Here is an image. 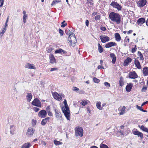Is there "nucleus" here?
Masks as SVG:
<instances>
[{
  "instance_id": "b1692460",
  "label": "nucleus",
  "mask_w": 148,
  "mask_h": 148,
  "mask_svg": "<svg viewBox=\"0 0 148 148\" xmlns=\"http://www.w3.org/2000/svg\"><path fill=\"white\" fill-rule=\"evenodd\" d=\"M31 146L29 143H27L23 145L21 148H29Z\"/></svg>"
},
{
  "instance_id": "a878e982",
  "label": "nucleus",
  "mask_w": 148,
  "mask_h": 148,
  "mask_svg": "<svg viewBox=\"0 0 148 148\" xmlns=\"http://www.w3.org/2000/svg\"><path fill=\"white\" fill-rule=\"evenodd\" d=\"M138 127L143 131L148 133V129L144 127L143 125H142L140 126V125H139Z\"/></svg>"
},
{
  "instance_id": "9d476101",
  "label": "nucleus",
  "mask_w": 148,
  "mask_h": 148,
  "mask_svg": "<svg viewBox=\"0 0 148 148\" xmlns=\"http://www.w3.org/2000/svg\"><path fill=\"white\" fill-rule=\"evenodd\" d=\"M54 110L55 112L57 120H60L62 118V116L61 114V113L59 112L55 108L54 109Z\"/></svg>"
},
{
  "instance_id": "72a5a7b5",
  "label": "nucleus",
  "mask_w": 148,
  "mask_h": 148,
  "mask_svg": "<svg viewBox=\"0 0 148 148\" xmlns=\"http://www.w3.org/2000/svg\"><path fill=\"white\" fill-rule=\"evenodd\" d=\"M54 143L56 145H59L62 144V143L60 142V141H58L56 140L54 141Z\"/></svg>"
},
{
  "instance_id": "5fc2aeb1",
  "label": "nucleus",
  "mask_w": 148,
  "mask_h": 148,
  "mask_svg": "<svg viewBox=\"0 0 148 148\" xmlns=\"http://www.w3.org/2000/svg\"><path fill=\"white\" fill-rule=\"evenodd\" d=\"M129 63L125 60L124 62V65L125 66H127Z\"/></svg>"
},
{
  "instance_id": "1a4fd4ad",
  "label": "nucleus",
  "mask_w": 148,
  "mask_h": 148,
  "mask_svg": "<svg viewBox=\"0 0 148 148\" xmlns=\"http://www.w3.org/2000/svg\"><path fill=\"white\" fill-rule=\"evenodd\" d=\"M38 115L40 118H44L46 116L47 112L45 110H42L39 112Z\"/></svg>"
},
{
  "instance_id": "ddd939ff",
  "label": "nucleus",
  "mask_w": 148,
  "mask_h": 148,
  "mask_svg": "<svg viewBox=\"0 0 148 148\" xmlns=\"http://www.w3.org/2000/svg\"><path fill=\"white\" fill-rule=\"evenodd\" d=\"M134 64L137 69H141V66L140 62L136 58L135 59Z\"/></svg>"
},
{
  "instance_id": "de8ad7c7",
  "label": "nucleus",
  "mask_w": 148,
  "mask_h": 148,
  "mask_svg": "<svg viewBox=\"0 0 148 148\" xmlns=\"http://www.w3.org/2000/svg\"><path fill=\"white\" fill-rule=\"evenodd\" d=\"M129 63L131 62H132V59L129 57L127 58V59L125 60Z\"/></svg>"
},
{
  "instance_id": "69168bd1",
  "label": "nucleus",
  "mask_w": 148,
  "mask_h": 148,
  "mask_svg": "<svg viewBox=\"0 0 148 148\" xmlns=\"http://www.w3.org/2000/svg\"><path fill=\"white\" fill-rule=\"evenodd\" d=\"M147 89V88L146 87H144L143 88H142V90L143 91H145Z\"/></svg>"
},
{
  "instance_id": "393cba45",
  "label": "nucleus",
  "mask_w": 148,
  "mask_h": 148,
  "mask_svg": "<svg viewBox=\"0 0 148 148\" xmlns=\"http://www.w3.org/2000/svg\"><path fill=\"white\" fill-rule=\"evenodd\" d=\"M32 96L31 93H29L27 94L26 96L27 99V101L29 102L32 99Z\"/></svg>"
},
{
  "instance_id": "7c9ffc66",
  "label": "nucleus",
  "mask_w": 148,
  "mask_h": 148,
  "mask_svg": "<svg viewBox=\"0 0 148 148\" xmlns=\"http://www.w3.org/2000/svg\"><path fill=\"white\" fill-rule=\"evenodd\" d=\"M123 78L121 77L120 78V80L119 81L120 86H122L124 85V83L123 81Z\"/></svg>"
},
{
  "instance_id": "8fccbe9b",
  "label": "nucleus",
  "mask_w": 148,
  "mask_h": 148,
  "mask_svg": "<svg viewBox=\"0 0 148 148\" xmlns=\"http://www.w3.org/2000/svg\"><path fill=\"white\" fill-rule=\"evenodd\" d=\"M4 0H0V7H2L4 3Z\"/></svg>"
},
{
  "instance_id": "774afa93",
  "label": "nucleus",
  "mask_w": 148,
  "mask_h": 148,
  "mask_svg": "<svg viewBox=\"0 0 148 148\" xmlns=\"http://www.w3.org/2000/svg\"><path fill=\"white\" fill-rule=\"evenodd\" d=\"M74 90L77 91L79 90V89L77 87H75L74 88Z\"/></svg>"
},
{
  "instance_id": "5701e85b",
  "label": "nucleus",
  "mask_w": 148,
  "mask_h": 148,
  "mask_svg": "<svg viewBox=\"0 0 148 148\" xmlns=\"http://www.w3.org/2000/svg\"><path fill=\"white\" fill-rule=\"evenodd\" d=\"M56 59L54 56L53 55H51L50 57V62L52 64H53L56 63Z\"/></svg>"
},
{
  "instance_id": "bf43d9fd",
  "label": "nucleus",
  "mask_w": 148,
  "mask_h": 148,
  "mask_svg": "<svg viewBox=\"0 0 148 148\" xmlns=\"http://www.w3.org/2000/svg\"><path fill=\"white\" fill-rule=\"evenodd\" d=\"M142 106H138V105H137L136 106V108H137L140 110H141V109H142Z\"/></svg>"
},
{
  "instance_id": "49530a36",
  "label": "nucleus",
  "mask_w": 148,
  "mask_h": 148,
  "mask_svg": "<svg viewBox=\"0 0 148 148\" xmlns=\"http://www.w3.org/2000/svg\"><path fill=\"white\" fill-rule=\"evenodd\" d=\"M71 32L70 30L66 29L65 31V32L66 34L67 35H69L71 34Z\"/></svg>"
},
{
  "instance_id": "e2e57ef3",
  "label": "nucleus",
  "mask_w": 148,
  "mask_h": 148,
  "mask_svg": "<svg viewBox=\"0 0 148 148\" xmlns=\"http://www.w3.org/2000/svg\"><path fill=\"white\" fill-rule=\"evenodd\" d=\"M46 110H47L48 111H50V107L49 106H47L46 108Z\"/></svg>"
},
{
  "instance_id": "864d4df0",
  "label": "nucleus",
  "mask_w": 148,
  "mask_h": 148,
  "mask_svg": "<svg viewBox=\"0 0 148 148\" xmlns=\"http://www.w3.org/2000/svg\"><path fill=\"white\" fill-rule=\"evenodd\" d=\"M139 132L138 131H135L133 132V133L135 135H137Z\"/></svg>"
},
{
  "instance_id": "c03bdc74",
  "label": "nucleus",
  "mask_w": 148,
  "mask_h": 148,
  "mask_svg": "<svg viewBox=\"0 0 148 148\" xmlns=\"http://www.w3.org/2000/svg\"><path fill=\"white\" fill-rule=\"evenodd\" d=\"M65 22V21H63V22H62L61 23L62 25L61 26V27H64L66 25H67V23H66L65 24H64V23Z\"/></svg>"
},
{
  "instance_id": "a18cd8bd",
  "label": "nucleus",
  "mask_w": 148,
  "mask_h": 148,
  "mask_svg": "<svg viewBox=\"0 0 148 148\" xmlns=\"http://www.w3.org/2000/svg\"><path fill=\"white\" fill-rule=\"evenodd\" d=\"M95 20L97 21L99 20L100 19V15H97L95 17Z\"/></svg>"
},
{
  "instance_id": "f704fd0d",
  "label": "nucleus",
  "mask_w": 148,
  "mask_h": 148,
  "mask_svg": "<svg viewBox=\"0 0 148 148\" xmlns=\"http://www.w3.org/2000/svg\"><path fill=\"white\" fill-rule=\"evenodd\" d=\"M64 106H65V108H66V109H68L69 108L68 106V105L66 100V99H64Z\"/></svg>"
},
{
  "instance_id": "412c9836",
  "label": "nucleus",
  "mask_w": 148,
  "mask_h": 148,
  "mask_svg": "<svg viewBox=\"0 0 148 148\" xmlns=\"http://www.w3.org/2000/svg\"><path fill=\"white\" fill-rule=\"evenodd\" d=\"M143 72L144 76L148 75V67H144L143 69Z\"/></svg>"
},
{
  "instance_id": "052dcab7",
  "label": "nucleus",
  "mask_w": 148,
  "mask_h": 148,
  "mask_svg": "<svg viewBox=\"0 0 148 148\" xmlns=\"http://www.w3.org/2000/svg\"><path fill=\"white\" fill-rule=\"evenodd\" d=\"M48 114L50 116H53L52 113L50 111H48Z\"/></svg>"
},
{
  "instance_id": "e433bc0d",
  "label": "nucleus",
  "mask_w": 148,
  "mask_h": 148,
  "mask_svg": "<svg viewBox=\"0 0 148 148\" xmlns=\"http://www.w3.org/2000/svg\"><path fill=\"white\" fill-rule=\"evenodd\" d=\"M37 122L36 120L32 119V126L34 127L35 126L36 123Z\"/></svg>"
},
{
  "instance_id": "423d86ee",
  "label": "nucleus",
  "mask_w": 148,
  "mask_h": 148,
  "mask_svg": "<svg viewBox=\"0 0 148 148\" xmlns=\"http://www.w3.org/2000/svg\"><path fill=\"white\" fill-rule=\"evenodd\" d=\"M62 111L63 113H64V115L65 117L67 118L68 120H70V111L69 109V108L68 109H66V108H64V110H63V109H62Z\"/></svg>"
},
{
  "instance_id": "4468645a",
  "label": "nucleus",
  "mask_w": 148,
  "mask_h": 148,
  "mask_svg": "<svg viewBox=\"0 0 148 148\" xmlns=\"http://www.w3.org/2000/svg\"><path fill=\"white\" fill-rule=\"evenodd\" d=\"M53 96L54 98L60 101L62 99V97L59 95L56 92H54Z\"/></svg>"
},
{
  "instance_id": "0e129e2a",
  "label": "nucleus",
  "mask_w": 148,
  "mask_h": 148,
  "mask_svg": "<svg viewBox=\"0 0 148 148\" xmlns=\"http://www.w3.org/2000/svg\"><path fill=\"white\" fill-rule=\"evenodd\" d=\"M89 23V21L88 20H86V21L85 23H86V25L87 26H88V25Z\"/></svg>"
},
{
  "instance_id": "338daca9",
  "label": "nucleus",
  "mask_w": 148,
  "mask_h": 148,
  "mask_svg": "<svg viewBox=\"0 0 148 148\" xmlns=\"http://www.w3.org/2000/svg\"><path fill=\"white\" fill-rule=\"evenodd\" d=\"M148 102V101H146V102H143L141 105L142 106H143L145 105V104H147V103Z\"/></svg>"
},
{
  "instance_id": "f8f14e48",
  "label": "nucleus",
  "mask_w": 148,
  "mask_h": 148,
  "mask_svg": "<svg viewBox=\"0 0 148 148\" xmlns=\"http://www.w3.org/2000/svg\"><path fill=\"white\" fill-rule=\"evenodd\" d=\"M51 118L49 117H48L42 120L41 121V124L43 125H45L47 122H49V120Z\"/></svg>"
},
{
  "instance_id": "0eeeda50",
  "label": "nucleus",
  "mask_w": 148,
  "mask_h": 148,
  "mask_svg": "<svg viewBox=\"0 0 148 148\" xmlns=\"http://www.w3.org/2000/svg\"><path fill=\"white\" fill-rule=\"evenodd\" d=\"M32 104L39 107H41V104L40 102L37 98L35 99L32 102Z\"/></svg>"
},
{
  "instance_id": "9b49d317",
  "label": "nucleus",
  "mask_w": 148,
  "mask_h": 148,
  "mask_svg": "<svg viewBox=\"0 0 148 148\" xmlns=\"http://www.w3.org/2000/svg\"><path fill=\"white\" fill-rule=\"evenodd\" d=\"M129 75V77L130 78L135 79L137 78L138 77L135 71L130 72Z\"/></svg>"
},
{
  "instance_id": "f3484780",
  "label": "nucleus",
  "mask_w": 148,
  "mask_h": 148,
  "mask_svg": "<svg viewBox=\"0 0 148 148\" xmlns=\"http://www.w3.org/2000/svg\"><path fill=\"white\" fill-rule=\"evenodd\" d=\"M133 84L132 83H130L128 84L126 86L125 89L126 91L128 92H130L132 88L133 87Z\"/></svg>"
},
{
  "instance_id": "603ef678",
  "label": "nucleus",
  "mask_w": 148,
  "mask_h": 148,
  "mask_svg": "<svg viewBox=\"0 0 148 148\" xmlns=\"http://www.w3.org/2000/svg\"><path fill=\"white\" fill-rule=\"evenodd\" d=\"M33 110L34 111L37 112L39 110V109L36 107H34L33 108Z\"/></svg>"
},
{
  "instance_id": "aec40b11",
  "label": "nucleus",
  "mask_w": 148,
  "mask_h": 148,
  "mask_svg": "<svg viewBox=\"0 0 148 148\" xmlns=\"http://www.w3.org/2000/svg\"><path fill=\"white\" fill-rule=\"evenodd\" d=\"M110 56L111 58H112V62L113 64H114L115 63L116 60L115 55L114 53H111L110 54Z\"/></svg>"
},
{
  "instance_id": "680f3d73",
  "label": "nucleus",
  "mask_w": 148,
  "mask_h": 148,
  "mask_svg": "<svg viewBox=\"0 0 148 148\" xmlns=\"http://www.w3.org/2000/svg\"><path fill=\"white\" fill-rule=\"evenodd\" d=\"M58 70V69L57 68H51L50 71H56Z\"/></svg>"
},
{
  "instance_id": "6e6d98bb",
  "label": "nucleus",
  "mask_w": 148,
  "mask_h": 148,
  "mask_svg": "<svg viewBox=\"0 0 148 148\" xmlns=\"http://www.w3.org/2000/svg\"><path fill=\"white\" fill-rule=\"evenodd\" d=\"M102 65H99L97 67V68L98 69H104V67L102 66Z\"/></svg>"
},
{
  "instance_id": "a19ab883",
  "label": "nucleus",
  "mask_w": 148,
  "mask_h": 148,
  "mask_svg": "<svg viewBox=\"0 0 148 148\" xmlns=\"http://www.w3.org/2000/svg\"><path fill=\"white\" fill-rule=\"evenodd\" d=\"M88 103V102L87 101H86L85 100H84V101H83L82 102H81V104H82L83 106H85Z\"/></svg>"
},
{
  "instance_id": "cd10ccee",
  "label": "nucleus",
  "mask_w": 148,
  "mask_h": 148,
  "mask_svg": "<svg viewBox=\"0 0 148 148\" xmlns=\"http://www.w3.org/2000/svg\"><path fill=\"white\" fill-rule=\"evenodd\" d=\"M98 50L100 53H101L103 51V49L100 45L98 43Z\"/></svg>"
},
{
  "instance_id": "f03ea898",
  "label": "nucleus",
  "mask_w": 148,
  "mask_h": 148,
  "mask_svg": "<svg viewBox=\"0 0 148 148\" xmlns=\"http://www.w3.org/2000/svg\"><path fill=\"white\" fill-rule=\"evenodd\" d=\"M68 40L69 41L71 45L73 47H74L75 45L77 42V40L74 34L72 32H71V34L68 37Z\"/></svg>"
},
{
  "instance_id": "13d9d810",
  "label": "nucleus",
  "mask_w": 148,
  "mask_h": 148,
  "mask_svg": "<svg viewBox=\"0 0 148 148\" xmlns=\"http://www.w3.org/2000/svg\"><path fill=\"white\" fill-rule=\"evenodd\" d=\"M100 29L101 30L103 31H105L106 30V28L103 27H101Z\"/></svg>"
},
{
  "instance_id": "20e7f679",
  "label": "nucleus",
  "mask_w": 148,
  "mask_h": 148,
  "mask_svg": "<svg viewBox=\"0 0 148 148\" xmlns=\"http://www.w3.org/2000/svg\"><path fill=\"white\" fill-rule=\"evenodd\" d=\"M35 131V129H34L32 127H29L27 130L26 135L28 137H31L33 136Z\"/></svg>"
},
{
  "instance_id": "6ab92c4d",
  "label": "nucleus",
  "mask_w": 148,
  "mask_h": 148,
  "mask_svg": "<svg viewBox=\"0 0 148 148\" xmlns=\"http://www.w3.org/2000/svg\"><path fill=\"white\" fill-rule=\"evenodd\" d=\"M145 19L144 18H140L137 21V23L138 25H141L145 22Z\"/></svg>"
},
{
  "instance_id": "4c0bfd02",
  "label": "nucleus",
  "mask_w": 148,
  "mask_h": 148,
  "mask_svg": "<svg viewBox=\"0 0 148 148\" xmlns=\"http://www.w3.org/2000/svg\"><path fill=\"white\" fill-rule=\"evenodd\" d=\"M93 80L94 82L95 83H98L100 82V80L96 77H93Z\"/></svg>"
},
{
  "instance_id": "7ed1b4c3",
  "label": "nucleus",
  "mask_w": 148,
  "mask_h": 148,
  "mask_svg": "<svg viewBox=\"0 0 148 148\" xmlns=\"http://www.w3.org/2000/svg\"><path fill=\"white\" fill-rule=\"evenodd\" d=\"M75 134L76 136H79L82 137L83 135V130L80 127H77L75 129Z\"/></svg>"
},
{
  "instance_id": "f257e3e1",
  "label": "nucleus",
  "mask_w": 148,
  "mask_h": 148,
  "mask_svg": "<svg viewBox=\"0 0 148 148\" xmlns=\"http://www.w3.org/2000/svg\"><path fill=\"white\" fill-rule=\"evenodd\" d=\"M109 17L113 22H116L117 24L120 23L121 17L119 14L113 12H111L109 14Z\"/></svg>"
},
{
  "instance_id": "c9c22d12",
  "label": "nucleus",
  "mask_w": 148,
  "mask_h": 148,
  "mask_svg": "<svg viewBox=\"0 0 148 148\" xmlns=\"http://www.w3.org/2000/svg\"><path fill=\"white\" fill-rule=\"evenodd\" d=\"M27 18V15H23V22L24 23H26V19Z\"/></svg>"
},
{
  "instance_id": "a211bd4d",
  "label": "nucleus",
  "mask_w": 148,
  "mask_h": 148,
  "mask_svg": "<svg viewBox=\"0 0 148 148\" xmlns=\"http://www.w3.org/2000/svg\"><path fill=\"white\" fill-rule=\"evenodd\" d=\"M25 68L28 69H36V68L34 66V65L33 64L27 63L25 65Z\"/></svg>"
},
{
  "instance_id": "bb28decb",
  "label": "nucleus",
  "mask_w": 148,
  "mask_h": 148,
  "mask_svg": "<svg viewBox=\"0 0 148 148\" xmlns=\"http://www.w3.org/2000/svg\"><path fill=\"white\" fill-rule=\"evenodd\" d=\"M96 106L97 108L99 110H102L103 108L101 106V102H98L96 103Z\"/></svg>"
},
{
  "instance_id": "58836bf2",
  "label": "nucleus",
  "mask_w": 148,
  "mask_h": 148,
  "mask_svg": "<svg viewBox=\"0 0 148 148\" xmlns=\"http://www.w3.org/2000/svg\"><path fill=\"white\" fill-rule=\"evenodd\" d=\"M63 51V49H58L56 50L55 51V53H61Z\"/></svg>"
},
{
  "instance_id": "3c124183",
  "label": "nucleus",
  "mask_w": 148,
  "mask_h": 148,
  "mask_svg": "<svg viewBox=\"0 0 148 148\" xmlns=\"http://www.w3.org/2000/svg\"><path fill=\"white\" fill-rule=\"evenodd\" d=\"M104 84L105 86H108V87H110V84L109 83H108V82H104Z\"/></svg>"
},
{
  "instance_id": "473e14b6",
  "label": "nucleus",
  "mask_w": 148,
  "mask_h": 148,
  "mask_svg": "<svg viewBox=\"0 0 148 148\" xmlns=\"http://www.w3.org/2000/svg\"><path fill=\"white\" fill-rule=\"evenodd\" d=\"M125 111V106H123V107H122L121 108V112H120V115H122L124 114Z\"/></svg>"
},
{
  "instance_id": "4be33fe9",
  "label": "nucleus",
  "mask_w": 148,
  "mask_h": 148,
  "mask_svg": "<svg viewBox=\"0 0 148 148\" xmlns=\"http://www.w3.org/2000/svg\"><path fill=\"white\" fill-rule=\"evenodd\" d=\"M115 40L117 41H120L121 40V37L119 33H115L114 34Z\"/></svg>"
},
{
  "instance_id": "c85d7f7f",
  "label": "nucleus",
  "mask_w": 148,
  "mask_h": 148,
  "mask_svg": "<svg viewBox=\"0 0 148 148\" xmlns=\"http://www.w3.org/2000/svg\"><path fill=\"white\" fill-rule=\"evenodd\" d=\"M138 55L139 56L140 60H143L144 59V58H143V56L141 53V52L139 51H138Z\"/></svg>"
},
{
  "instance_id": "4d7b16f0",
  "label": "nucleus",
  "mask_w": 148,
  "mask_h": 148,
  "mask_svg": "<svg viewBox=\"0 0 148 148\" xmlns=\"http://www.w3.org/2000/svg\"><path fill=\"white\" fill-rule=\"evenodd\" d=\"M6 30V29L5 28H3V30L2 31V32H1L3 34H4V33L5 32Z\"/></svg>"
},
{
  "instance_id": "2f4dec72",
  "label": "nucleus",
  "mask_w": 148,
  "mask_h": 148,
  "mask_svg": "<svg viewBox=\"0 0 148 148\" xmlns=\"http://www.w3.org/2000/svg\"><path fill=\"white\" fill-rule=\"evenodd\" d=\"M61 2V0H55L53 1L51 3V5H54L55 4L58 3L59 2Z\"/></svg>"
},
{
  "instance_id": "6e6552de",
  "label": "nucleus",
  "mask_w": 148,
  "mask_h": 148,
  "mask_svg": "<svg viewBox=\"0 0 148 148\" xmlns=\"http://www.w3.org/2000/svg\"><path fill=\"white\" fill-rule=\"evenodd\" d=\"M101 41L103 43H105L107 41H109L110 38L106 35H101L99 37Z\"/></svg>"
},
{
  "instance_id": "c756f323",
  "label": "nucleus",
  "mask_w": 148,
  "mask_h": 148,
  "mask_svg": "<svg viewBox=\"0 0 148 148\" xmlns=\"http://www.w3.org/2000/svg\"><path fill=\"white\" fill-rule=\"evenodd\" d=\"M14 125H12L10 126V133L12 135H13V134H14Z\"/></svg>"
},
{
  "instance_id": "79ce46f5",
  "label": "nucleus",
  "mask_w": 148,
  "mask_h": 148,
  "mask_svg": "<svg viewBox=\"0 0 148 148\" xmlns=\"http://www.w3.org/2000/svg\"><path fill=\"white\" fill-rule=\"evenodd\" d=\"M137 48L136 45H135V47L133 48L132 50V53H134L136 51Z\"/></svg>"
},
{
  "instance_id": "39448f33",
  "label": "nucleus",
  "mask_w": 148,
  "mask_h": 148,
  "mask_svg": "<svg viewBox=\"0 0 148 148\" xmlns=\"http://www.w3.org/2000/svg\"><path fill=\"white\" fill-rule=\"evenodd\" d=\"M110 5L113 8H116L118 10H121L122 8V6L116 2L114 1H112L110 4Z\"/></svg>"
},
{
  "instance_id": "ea45409f",
  "label": "nucleus",
  "mask_w": 148,
  "mask_h": 148,
  "mask_svg": "<svg viewBox=\"0 0 148 148\" xmlns=\"http://www.w3.org/2000/svg\"><path fill=\"white\" fill-rule=\"evenodd\" d=\"M100 148H109L108 146L106 145L101 144L100 145Z\"/></svg>"
},
{
  "instance_id": "2eb2a0df",
  "label": "nucleus",
  "mask_w": 148,
  "mask_h": 148,
  "mask_svg": "<svg viewBox=\"0 0 148 148\" xmlns=\"http://www.w3.org/2000/svg\"><path fill=\"white\" fill-rule=\"evenodd\" d=\"M116 44L115 42H111L106 44L105 47L106 48H109L112 46H116Z\"/></svg>"
},
{
  "instance_id": "dca6fc26",
  "label": "nucleus",
  "mask_w": 148,
  "mask_h": 148,
  "mask_svg": "<svg viewBox=\"0 0 148 148\" xmlns=\"http://www.w3.org/2000/svg\"><path fill=\"white\" fill-rule=\"evenodd\" d=\"M147 3L146 0H139L138 5L139 7H143Z\"/></svg>"
},
{
  "instance_id": "09e8293b",
  "label": "nucleus",
  "mask_w": 148,
  "mask_h": 148,
  "mask_svg": "<svg viewBox=\"0 0 148 148\" xmlns=\"http://www.w3.org/2000/svg\"><path fill=\"white\" fill-rule=\"evenodd\" d=\"M59 33L60 34L61 36H62L63 35V31L60 29H59Z\"/></svg>"
},
{
  "instance_id": "37998d69",
  "label": "nucleus",
  "mask_w": 148,
  "mask_h": 148,
  "mask_svg": "<svg viewBox=\"0 0 148 148\" xmlns=\"http://www.w3.org/2000/svg\"><path fill=\"white\" fill-rule=\"evenodd\" d=\"M138 136H140L141 139H143V134L142 133L139 132L137 135Z\"/></svg>"
}]
</instances>
